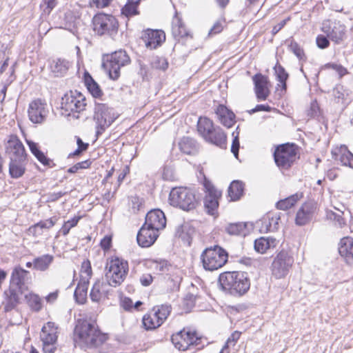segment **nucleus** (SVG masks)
<instances>
[{
	"label": "nucleus",
	"mask_w": 353,
	"mask_h": 353,
	"mask_svg": "<svg viewBox=\"0 0 353 353\" xmlns=\"http://www.w3.org/2000/svg\"><path fill=\"white\" fill-rule=\"evenodd\" d=\"M74 333L80 341L88 346H97L105 339V336L100 332L94 321H79Z\"/></svg>",
	"instance_id": "f257e3e1"
},
{
	"label": "nucleus",
	"mask_w": 353,
	"mask_h": 353,
	"mask_svg": "<svg viewBox=\"0 0 353 353\" xmlns=\"http://www.w3.org/2000/svg\"><path fill=\"white\" fill-rule=\"evenodd\" d=\"M219 283L225 290H233L243 294L250 288L248 274L243 272H227L219 276Z\"/></svg>",
	"instance_id": "f03ea898"
},
{
	"label": "nucleus",
	"mask_w": 353,
	"mask_h": 353,
	"mask_svg": "<svg viewBox=\"0 0 353 353\" xmlns=\"http://www.w3.org/2000/svg\"><path fill=\"white\" fill-rule=\"evenodd\" d=\"M199 134L208 142L220 148L225 147L226 136L219 127H214L212 121L206 117H200L197 123Z\"/></svg>",
	"instance_id": "7ed1b4c3"
},
{
	"label": "nucleus",
	"mask_w": 353,
	"mask_h": 353,
	"mask_svg": "<svg viewBox=\"0 0 353 353\" xmlns=\"http://www.w3.org/2000/svg\"><path fill=\"white\" fill-rule=\"evenodd\" d=\"M170 203L183 210L194 209L198 203L194 191L185 187H176L172 189L169 195Z\"/></svg>",
	"instance_id": "20e7f679"
},
{
	"label": "nucleus",
	"mask_w": 353,
	"mask_h": 353,
	"mask_svg": "<svg viewBox=\"0 0 353 353\" xmlns=\"http://www.w3.org/2000/svg\"><path fill=\"white\" fill-rule=\"evenodd\" d=\"M85 97L77 91H70L65 94L61 99L62 114L66 117L79 119L80 114L85 110Z\"/></svg>",
	"instance_id": "39448f33"
},
{
	"label": "nucleus",
	"mask_w": 353,
	"mask_h": 353,
	"mask_svg": "<svg viewBox=\"0 0 353 353\" xmlns=\"http://www.w3.org/2000/svg\"><path fill=\"white\" fill-rule=\"evenodd\" d=\"M85 97L77 91H70L65 94L61 99L62 114L66 117L79 119L80 114L85 110Z\"/></svg>",
	"instance_id": "423d86ee"
},
{
	"label": "nucleus",
	"mask_w": 353,
	"mask_h": 353,
	"mask_svg": "<svg viewBox=\"0 0 353 353\" xmlns=\"http://www.w3.org/2000/svg\"><path fill=\"white\" fill-rule=\"evenodd\" d=\"M106 279L108 284L113 287L119 285L125 280L128 272V263L127 261L112 257L106 265Z\"/></svg>",
	"instance_id": "0eeeda50"
},
{
	"label": "nucleus",
	"mask_w": 353,
	"mask_h": 353,
	"mask_svg": "<svg viewBox=\"0 0 353 353\" xmlns=\"http://www.w3.org/2000/svg\"><path fill=\"white\" fill-rule=\"evenodd\" d=\"M203 268L210 271L218 270L228 261L227 252L222 248L214 245L206 248L201 256Z\"/></svg>",
	"instance_id": "6e6552de"
},
{
	"label": "nucleus",
	"mask_w": 353,
	"mask_h": 353,
	"mask_svg": "<svg viewBox=\"0 0 353 353\" xmlns=\"http://www.w3.org/2000/svg\"><path fill=\"white\" fill-rule=\"evenodd\" d=\"M94 32L99 35H108L114 37L119 29V23L112 15L98 14L93 18Z\"/></svg>",
	"instance_id": "1a4fd4ad"
},
{
	"label": "nucleus",
	"mask_w": 353,
	"mask_h": 353,
	"mask_svg": "<svg viewBox=\"0 0 353 353\" xmlns=\"http://www.w3.org/2000/svg\"><path fill=\"white\" fill-rule=\"evenodd\" d=\"M130 63V58L123 50H118L106 57L103 63V68L108 72L110 77L117 79L120 76L121 67Z\"/></svg>",
	"instance_id": "9d476101"
},
{
	"label": "nucleus",
	"mask_w": 353,
	"mask_h": 353,
	"mask_svg": "<svg viewBox=\"0 0 353 353\" xmlns=\"http://www.w3.org/2000/svg\"><path fill=\"white\" fill-rule=\"evenodd\" d=\"M274 158L276 165L287 170L290 168L298 158L297 148L294 144H283L276 148Z\"/></svg>",
	"instance_id": "9b49d317"
},
{
	"label": "nucleus",
	"mask_w": 353,
	"mask_h": 353,
	"mask_svg": "<svg viewBox=\"0 0 353 353\" xmlns=\"http://www.w3.org/2000/svg\"><path fill=\"white\" fill-rule=\"evenodd\" d=\"M171 339L176 348L185 351L199 345L201 339L195 330L183 329L173 334Z\"/></svg>",
	"instance_id": "f8f14e48"
},
{
	"label": "nucleus",
	"mask_w": 353,
	"mask_h": 353,
	"mask_svg": "<svg viewBox=\"0 0 353 353\" xmlns=\"http://www.w3.org/2000/svg\"><path fill=\"white\" fill-rule=\"evenodd\" d=\"M113 110L105 103H96L94 120L97 124V134H101L116 119Z\"/></svg>",
	"instance_id": "ddd939ff"
},
{
	"label": "nucleus",
	"mask_w": 353,
	"mask_h": 353,
	"mask_svg": "<svg viewBox=\"0 0 353 353\" xmlns=\"http://www.w3.org/2000/svg\"><path fill=\"white\" fill-rule=\"evenodd\" d=\"M294 263L293 256L286 250H281L274 259L271 270L276 279H282L288 275Z\"/></svg>",
	"instance_id": "4468645a"
},
{
	"label": "nucleus",
	"mask_w": 353,
	"mask_h": 353,
	"mask_svg": "<svg viewBox=\"0 0 353 353\" xmlns=\"http://www.w3.org/2000/svg\"><path fill=\"white\" fill-rule=\"evenodd\" d=\"M58 334V326L54 323L50 321L43 326L40 338L45 352L54 353L57 350Z\"/></svg>",
	"instance_id": "2eb2a0df"
},
{
	"label": "nucleus",
	"mask_w": 353,
	"mask_h": 353,
	"mask_svg": "<svg viewBox=\"0 0 353 353\" xmlns=\"http://www.w3.org/2000/svg\"><path fill=\"white\" fill-rule=\"evenodd\" d=\"M49 113L48 104L45 101L37 99L31 101L28 109L30 121L35 124L43 123Z\"/></svg>",
	"instance_id": "dca6fc26"
},
{
	"label": "nucleus",
	"mask_w": 353,
	"mask_h": 353,
	"mask_svg": "<svg viewBox=\"0 0 353 353\" xmlns=\"http://www.w3.org/2000/svg\"><path fill=\"white\" fill-rule=\"evenodd\" d=\"M321 30L336 44L341 43L345 37V27L340 22H324Z\"/></svg>",
	"instance_id": "f3484780"
},
{
	"label": "nucleus",
	"mask_w": 353,
	"mask_h": 353,
	"mask_svg": "<svg viewBox=\"0 0 353 353\" xmlns=\"http://www.w3.org/2000/svg\"><path fill=\"white\" fill-rule=\"evenodd\" d=\"M317 210V204L314 201H308L301 205L298 210L295 223L298 225H305L309 223L314 218Z\"/></svg>",
	"instance_id": "a211bd4d"
},
{
	"label": "nucleus",
	"mask_w": 353,
	"mask_h": 353,
	"mask_svg": "<svg viewBox=\"0 0 353 353\" xmlns=\"http://www.w3.org/2000/svg\"><path fill=\"white\" fill-rule=\"evenodd\" d=\"M204 187L206 191L204 205L208 213L213 215L219 206V199L221 193L209 181H205Z\"/></svg>",
	"instance_id": "6ab92c4d"
},
{
	"label": "nucleus",
	"mask_w": 353,
	"mask_h": 353,
	"mask_svg": "<svg viewBox=\"0 0 353 353\" xmlns=\"http://www.w3.org/2000/svg\"><path fill=\"white\" fill-rule=\"evenodd\" d=\"M6 150L10 159L26 157L24 146L17 136H10L6 145Z\"/></svg>",
	"instance_id": "aec40b11"
},
{
	"label": "nucleus",
	"mask_w": 353,
	"mask_h": 353,
	"mask_svg": "<svg viewBox=\"0 0 353 353\" xmlns=\"http://www.w3.org/2000/svg\"><path fill=\"white\" fill-rule=\"evenodd\" d=\"M145 225L152 229L159 231L163 229L166 225V219L164 213L160 210L150 211L145 216Z\"/></svg>",
	"instance_id": "412c9836"
},
{
	"label": "nucleus",
	"mask_w": 353,
	"mask_h": 353,
	"mask_svg": "<svg viewBox=\"0 0 353 353\" xmlns=\"http://www.w3.org/2000/svg\"><path fill=\"white\" fill-rule=\"evenodd\" d=\"M158 236V231L147 227L146 225L143 224L139 231L137 240L140 246L143 248H148L154 244Z\"/></svg>",
	"instance_id": "4be33fe9"
},
{
	"label": "nucleus",
	"mask_w": 353,
	"mask_h": 353,
	"mask_svg": "<svg viewBox=\"0 0 353 353\" xmlns=\"http://www.w3.org/2000/svg\"><path fill=\"white\" fill-rule=\"evenodd\" d=\"M145 46L151 50L157 48L165 40V34L162 30H146L142 37Z\"/></svg>",
	"instance_id": "5701e85b"
},
{
	"label": "nucleus",
	"mask_w": 353,
	"mask_h": 353,
	"mask_svg": "<svg viewBox=\"0 0 353 353\" xmlns=\"http://www.w3.org/2000/svg\"><path fill=\"white\" fill-rule=\"evenodd\" d=\"M23 290L10 285L9 288L3 293L4 300L3 305L6 312L10 311L14 308L19 303L20 295Z\"/></svg>",
	"instance_id": "b1692460"
},
{
	"label": "nucleus",
	"mask_w": 353,
	"mask_h": 353,
	"mask_svg": "<svg viewBox=\"0 0 353 353\" xmlns=\"http://www.w3.org/2000/svg\"><path fill=\"white\" fill-rule=\"evenodd\" d=\"M253 81L257 99L261 101L265 100L270 94L268 78L261 74H257L254 76Z\"/></svg>",
	"instance_id": "393cba45"
},
{
	"label": "nucleus",
	"mask_w": 353,
	"mask_h": 353,
	"mask_svg": "<svg viewBox=\"0 0 353 353\" xmlns=\"http://www.w3.org/2000/svg\"><path fill=\"white\" fill-rule=\"evenodd\" d=\"M29 272L21 267H16L11 274L10 285L23 290L26 288V283L28 281Z\"/></svg>",
	"instance_id": "a878e982"
},
{
	"label": "nucleus",
	"mask_w": 353,
	"mask_h": 353,
	"mask_svg": "<svg viewBox=\"0 0 353 353\" xmlns=\"http://www.w3.org/2000/svg\"><path fill=\"white\" fill-rule=\"evenodd\" d=\"M332 154L335 160L340 161L341 165L353 168V154L348 150L347 146L342 145L336 148Z\"/></svg>",
	"instance_id": "bb28decb"
},
{
	"label": "nucleus",
	"mask_w": 353,
	"mask_h": 353,
	"mask_svg": "<svg viewBox=\"0 0 353 353\" xmlns=\"http://www.w3.org/2000/svg\"><path fill=\"white\" fill-rule=\"evenodd\" d=\"M278 241L273 237H260L254 241V250L260 254L265 253L268 250L276 248Z\"/></svg>",
	"instance_id": "cd10ccee"
},
{
	"label": "nucleus",
	"mask_w": 353,
	"mask_h": 353,
	"mask_svg": "<svg viewBox=\"0 0 353 353\" xmlns=\"http://www.w3.org/2000/svg\"><path fill=\"white\" fill-rule=\"evenodd\" d=\"M216 114L220 122L227 128L232 127L234 123V114L228 110L225 105H219L216 110Z\"/></svg>",
	"instance_id": "c85d7f7f"
},
{
	"label": "nucleus",
	"mask_w": 353,
	"mask_h": 353,
	"mask_svg": "<svg viewBox=\"0 0 353 353\" xmlns=\"http://www.w3.org/2000/svg\"><path fill=\"white\" fill-rule=\"evenodd\" d=\"M339 252L347 262L353 261V239L348 236L343 238L339 243Z\"/></svg>",
	"instance_id": "c756f323"
},
{
	"label": "nucleus",
	"mask_w": 353,
	"mask_h": 353,
	"mask_svg": "<svg viewBox=\"0 0 353 353\" xmlns=\"http://www.w3.org/2000/svg\"><path fill=\"white\" fill-rule=\"evenodd\" d=\"M26 157L10 159L9 172L12 178H19L25 172Z\"/></svg>",
	"instance_id": "7c9ffc66"
},
{
	"label": "nucleus",
	"mask_w": 353,
	"mask_h": 353,
	"mask_svg": "<svg viewBox=\"0 0 353 353\" xmlns=\"http://www.w3.org/2000/svg\"><path fill=\"white\" fill-rule=\"evenodd\" d=\"M279 220V216L272 213L268 214L267 216L263 219L262 225L260 230L261 232H268L276 231L278 229Z\"/></svg>",
	"instance_id": "2f4dec72"
},
{
	"label": "nucleus",
	"mask_w": 353,
	"mask_h": 353,
	"mask_svg": "<svg viewBox=\"0 0 353 353\" xmlns=\"http://www.w3.org/2000/svg\"><path fill=\"white\" fill-rule=\"evenodd\" d=\"M26 142L31 152L43 165L50 168L54 165V163L52 162V161L47 158L45 154L39 150L37 143H34L30 140H26Z\"/></svg>",
	"instance_id": "473e14b6"
},
{
	"label": "nucleus",
	"mask_w": 353,
	"mask_h": 353,
	"mask_svg": "<svg viewBox=\"0 0 353 353\" xmlns=\"http://www.w3.org/2000/svg\"><path fill=\"white\" fill-rule=\"evenodd\" d=\"M303 197V192H298L284 199L279 201L276 204V207L279 210H287L294 206Z\"/></svg>",
	"instance_id": "72a5a7b5"
},
{
	"label": "nucleus",
	"mask_w": 353,
	"mask_h": 353,
	"mask_svg": "<svg viewBox=\"0 0 353 353\" xmlns=\"http://www.w3.org/2000/svg\"><path fill=\"white\" fill-rule=\"evenodd\" d=\"M172 33L175 39L183 38L188 35V30L177 14L174 16L172 20Z\"/></svg>",
	"instance_id": "f704fd0d"
},
{
	"label": "nucleus",
	"mask_w": 353,
	"mask_h": 353,
	"mask_svg": "<svg viewBox=\"0 0 353 353\" xmlns=\"http://www.w3.org/2000/svg\"><path fill=\"white\" fill-rule=\"evenodd\" d=\"M159 320L157 312L152 309L149 314L143 317V324L146 330H154L161 325Z\"/></svg>",
	"instance_id": "c9c22d12"
},
{
	"label": "nucleus",
	"mask_w": 353,
	"mask_h": 353,
	"mask_svg": "<svg viewBox=\"0 0 353 353\" xmlns=\"http://www.w3.org/2000/svg\"><path fill=\"white\" fill-rule=\"evenodd\" d=\"M54 256L50 254H44L37 257L33 261L34 268L39 271H45L48 269L52 263Z\"/></svg>",
	"instance_id": "e433bc0d"
},
{
	"label": "nucleus",
	"mask_w": 353,
	"mask_h": 353,
	"mask_svg": "<svg viewBox=\"0 0 353 353\" xmlns=\"http://www.w3.org/2000/svg\"><path fill=\"white\" fill-rule=\"evenodd\" d=\"M70 63L69 61L65 59H57L52 61L50 68L52 72L54 73L57 76H59L65 74L70 68Z\"/></svg>",
	"instance_id": "4c0bfd02"
},
{
	"label": "nucleus",
	"mask_w": 353,
	"mask_h": 353,
	"mask_svg": "<svg viewBox=\"0 0 353 353\" xmlns=\"http://www.w3.org/2000/svg\"><path fill=\"white\" fill-rule=\"evenodd\" d=\"M89 282L79 281L74 291V297L77 303L83 304L87 299V291Z\"/></svg>",
	"instance_id": "58836bf2"
},
{
	"label": "nucleus",
	"mask_w": 353,
	"mask_h": 353,
	"mask_svg": "<svg viewBox=\"0 0 353 353\" xmlns=\"http://www.w3.org/2000/svg\"><path fill=\"white\" fill-rule=\"evenodd\" d=\"M243 192V185L239 181L231 183L228 188V196L230 201H236L240 199Z\"/></svg>",
	"instance_id": "ea45409f"
},
{
	"label": "nucleus",
	"mask_w": 353,
	"mask_h": 353,
	"mask_svg": "<svg viewBox=\"0 0 353 353\" xmlns=\"http://www.w3.org/2000/svg\"><path fill=\"white\" fill-rule=\"evenodd\" d=\"M179 148L181 152L187 154H193L196 150L195 141L190 137H183L179 142Z\"/></svg>",
	"instance_id": "a19ab883"
},
{
	"label": "nucleus",
	"mask_w": 353,
	"mask_h": 353,
	"mask_svg": "<svg viewBox=\"0 0 353 353\" xmlns=\"http://www.w3.org/2000/svg\"><path fill=\"white\" fill-rule=\"evenodd\" d=\"M274 71L276 76V79L279 83L277 84V90L279 88H281L282 91L286 90V80L288 78V74L285 72V69L280 65L274 67Z\"/></svg>",
	"instance_id": "79ce46f5"
},
{
	"label": "nucleus",
	"mask_w": 353,
	"mask_h": 353,
	"mask_svg": "<svg viewBox=\"0 0 353 353\" xmlns=\"http://www.w3.org/2000/svg\"><path fill=\"white\" fill-rule=\"evenodd\" d=\"M153 310L157 312L159 321L162 325L170 314L172 307L170 305H157L153 307Z\"/></svg>",
	"instance_id": "37998d69"
},
{
	"label": "nucleus",
	"mask_w": 353,
	"mask_h": 353,
	"mask_svg": "<svg viewBox=\"0 0 353 353\" xmlns=\"http://www.w3.org/2000/svg\"><path fill=\"white\" fill-rule=\"evenodd\" d=\"M57 0H42L40 8L41 10V16L46 18L50 15L52 10L57 6Z\"/></svg>",
	"instance_id": "c03bdc74"
},
{
	"label": "nucleus",
	"mask_w": 353,
	"mask_h": 353,
	"mask_svg": "<svg viewBox=\"0 0 353 353\" xmlns=\"http://www.w3.org/2000/svg\"><path fill=\"white\" fill-rule=\"evenodd\" d=\"M28 305L34 311L39 312L42 308V300L40 296L34 293L26 296Z\"/></svg>",
	"instance_id": "a18cd8bd"
},
{
	"label": "nucleus",
	"mask_w": 353,
	"mask_h": 353,
	"mask_svg": "<svg viewBox=\"0 0 353 353\" xmlns=\"http://www.w3.org/2000/svg\"><path fill=\"white\" fill-rule=\"evenodd\" d=\"M150 266L159 273H165L172 268L171 265L168 263L166 260L157 259L150 261Z\"/></svg>",
	"instance_id": "49530a36"
},
{
	"label": "nucleus",
	"mask_w": 353,
	"mask_h": 353,
	"mask_svg": "<svg viewBox=\"0 0 353 353\" xmlns=\"http://www.w3.org/2000/svg\"><path fill=\"white\" fill-rule=\"evenodd\" d=\"M85 82L88 91L94 97L98 98L101 96L102 92L99 85L97 84V82L94 81V79L90 76H89L88 77H85Z\"/></svg>",
	"instance_id": "de8ad7c7"
},
{
	"label": "nucleus",
	"mask_w": 353,
	"mask_h": 353,
	"mask_svg": "<svg viewBox=\"0 0 353 353\" xmlns=\"http://www.w3.org/2000/svg\"><path fill=\"white\" fill-rule=\"evenodd\" d=\"M227 232L233 235H245L246 224L243 223H231L226 228Z\"/></svg>",
	"instance_id": "09e8293b"
},
{
	"label": "nucleus",
	"mask_w": 353,
	"mask_h": 353,
	"mask_svg": "<svg viewBox=\"0 0 353 353\" xmlns=\"http://www.w3.org/2000/svg\"><path fill=\"white\" fill-rule=\"evenodd\" d=\"M92 271L90 261L85 260L81 264L80 272V280L89 282L92 276Z\"/></svg>",
	"instance_id": "8fccbe9b"
},
{
	"label": "nucleus",
	"mask_w": 353,
	"mask_h": 353,
	"mask_svg": "<svg viewBox=\"0 0 353 353\" xmlns=\"http://www.w3.org/2000/svg\"><path fill=\"white\" fill-rule=\"evenodd\" d=\"M139 1L133 2L129 1L123 8L121 12L123 15L126 17H131L137 14L139 12L137 11Z\"/></svg>",
	"instance_id": "3c124183"
},
{
	"label": "nucleus",
	"mask_w": 353,
	"mask_h": 353,
	"mask_svg": "<svg viewBox=\"0 0 353 353\" xmlns=\"http://www.w3.org/2000/svg\"><path fill=\"white\" fill-rule=\"evenodd\" d=\"M80 219V216H74L72 219L65 221L61 229V232L63 235H67L70 229L77 225Z\"/></svg>",
	"instance_id": "603ef678"
},
{
	"label": "nucleus",
	"mask_w": 353,
	"mask_h": 353,
	"mask_svg": "<svg viewBox=\"0 0 353 353\" xmlns=\"http://www.w3.org/2000/svg\"><path fill=\"white\" fill-rule=\"evenodd\" d=\"M76 21V16L71 10L65 12L64 14L63 28L70 30Z\"/></svg>",
	"instance_id": "864d4df0"
},
{
	"label": "nucleus",
	"mask_w": 353,
	"mask_h": 353,
	"mask_svg": "<svg viewBox=\"0 0 353 353\" xmlns=\"http://www.w3.org/2000/svg\"><path fill=\"white\" fill-rule=\"evenodd\" d=\"M289 48L290 51L292 52L299 59L303 60L305 59V53L303 50L296 42L292 41L289 45Z\"/></svg>",
	"instance_id": "5fc2aeb1"
},
{
	"label": "nucleus",
	"mask_w": 353,
	"mask_h": 353,
	"mask_svg": "<svg viewBox=\"0 0 353 353\" xmlns=\"http://www.w3.org/2000/svg\"><path fill=\"white\" fill-rule=\"evenodd\" d=\"M58 218L57 216H52L50 219L41 221L37 223V225L43 230H49L52 228L57 222Z\"/></svg>",
	"instance_id": "6e6d98bb"
},
{
	"label": "nucleus",
	"mask_w": 353,
	"mask_h": 353,
	"mask_svg": "<svg viewBox=\"0 0 353 353\" xmlns=\"http://www.w3.org/2000/svg\"><path fill=\"white\" fill-rule=\"evenodd\" d=\"M101 283L100 282H96L94 284L90 294L92 301L97 302L100 300L101 297Z\"/></svg>",
	"instance_id": "4d7b16f0"
},
{
	"label": "nucleus",
	"mask_w": 353,
	"mask_h": 353,
	"mask_svg": "<svg viewBox=\"0 0 353 353\" xmlns=\"http://www.w3.org/2000/svg\"><path fill=\"white\" fill-rule=\"evenodd\" d=\"M327 216L328 219L333 220L335 223V225L340 228H342L345 224L344 219L339 214L330 211L327 212Z\"/></svg>",
	"instance_id": "13d9d810"
},
{
	"label": "nucleus",
	"mask_w": 353,
	"mask_h": 353,
	"mask_svg": "<svg viewBox=\"0 0 353 353\" xmlns=\"http://www.w3.org/2000/svg\"><path fill=\"white\" fill-rule=\"evenodd\" d=\"M91 164V161L90 160L83 161L79 163H77L72 167L70 168L68 170V172L69 173H76L80 169H85L90 167Z\"/></svg>",
	"instance_id": "bf43d9fd"
},
{
	"label": "nucleus",
	"mask_w": 353,
	"mask_h": 353,
	"mask_svg": "<svg viewBox=\"0 0 353 353\" xmlns=\"http://www.w3.org/2000/svg\"><path fill=\"white\" fill-rule=\"evenodd\" d=\"M152 67L157 69L165 70L168 66V63L165 58L157 57L152 63Z\"/></svg>",
	"instance_id": "052dcab7"
},
{
	"label": "nucleus",
	"mask_w": 353,
	"mask_h": 353,
	"mask_svg": "<svg viewBox=\"0 0 353 353\" xmlns=\"http://www.w3.org/2000/svg\"><path fill=\"white\" fill-rule=\"evenodd\" d=\"M327 38V36L319 35L316 39L317 46L321 49L327 48L330 45V41Z\"/></svg>",
	"instance_id": "680f3d73"
},
{
	"label": "nucleus",
	"mask_w": 353,
	"mask_h": 353,
	"mask_svg": "<svg viewBox=\"0 0 353 353\" xmlns=\"http://www.w3.org/2000/svg\"><path fill=\"white\" fill-rule=\"evenodd\" d=\"M77 143L78 145L77 149L73 152L72 155L76 156L80 154L83 151L87 150L88 147V143H85L80 138H77Z\"/></svg>",
	"instance_id": "e2e57ef3"
},
{
	"label": "nucleus",
	"mask_w": 353,
	"mask_h": 353,
	"mask_svg": "<svg viewBox=\"0 0 353 353\" xmlns=\"http://www.w3.org/2000/svg\"><path fill=\"white\" fill-rule=\"evenodd\" d=\"M112 0H90V5L97 8H103L109 5Z\"/></svg>",
	"instance_id": "0e129e2a"
},
{
	"label": "nucleus",
	"mask_w": 353,
	"mask_h": 353,
	"mask_svg": "<svg viewBox=\"0 0 353 353\" xmlns=\"http://www.w3.org/2000/svg\"><path fill=\"white\" fill-rule=\"evenodd\" d=\"M223 30V24L220 21H216L209 31V36H212L221 32Z\"/></svg>",
	"instance_id": "69168bd1"
},
{
	"label": "nucleus",
	"mask_w": 353,
	"mask_h": 353,
	"mask_svg": "<svg viewBox=\"0 0 353 353\" xmlns=\"http://www.w3.org/2000/svg\"><path fill=\"white\" fill-rule=\"evenodd\" d=\"M28 234L34 236V237H38L43 234V230H41V228L35 223L28 228Z\"/></svg>",
	"instance_id": "338daca9"
},
{
	"label": "nucleus",
	"mask_w": 353,
	"mask_h": 353,
	"mask_svg": "<svg viewBox=\"0 0 353 353\" xmlns=\"http://www.w3.org/2000/svg\"><path fill=\"white\" fill-rule=\"evenodd\" d=\"M239 140L238 137V134H236L232 141L231 146V152L234 154L236 158L238 157L239 155Z\"/></svg>",
	"instance_id": "774afa93"
}]
</instances>
